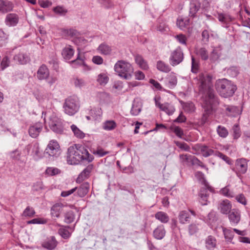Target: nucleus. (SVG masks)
Listing matches in <instances>:
<instances>
[{
    "instance_id": "nucleus-1",
    "label": "nucleus",
    "mask_w": 250,
    "mask_h": 250,
    "mask_svg": "<svg viewBox=\"0 0 250 250\" xmlns=\"http://www.w3.org/2000/svg\"><path fill=\"white\" fill-rule=\"evenodd\" d=\"M197 84L201 93L206 94L202 107L204 112L201 118V125H205L208 121L209 117L215 111V107L219 104V99L215 94L212 87V76L207 73H200L196 77Z\"/></svg>"
},
{
    "instance_id": "nucleus-2",
    "label": "nucleus",
    "mask_w": 250,
    "mask_h": 250,
    "mask_svg": "<svg viewBox=\"0 0 250 250\" xmlns=\"http://www.w3.org/2000/svg\"><path fill=\"white\" fill-rule=\"evenodd\" d=\"M93 159V156L83 146L75 144L68 148L67 162L69 165H78L83 161L91 162Z\"/></svg>"
},
{
    "instance_id": "nucleus-3",
    "label": "nucleus",
    "mask_w": 250,
    "mask_h": 250,
    "mask_svg": "<svg viewBox=\"0 0 250 250\" xmlns=\"http://www.w3.org/2000/svg\"><path fill=\"white\" fill-rule=\"evenodd\" d=\"M215 87L219 94L224 98L232 97L237 89L236 85L226 79L216 81Z\"/></svg>"
},
{
    "instance_id": "nucleus-4",
    "label": "nucleus",
    "mask_w": 250,
    "mask_h": 250,
    "mask_svg": "<svg viewBox=\"0 0 250 250\" xmlns=\"http://www.w3.org/2000/svg\"><path fill=\"white\" fill-rule=\"evenodd\" d=\"M114 70L118 75L125 80L131 78L133 68L130 63L123 60L118 61L114 65Z\"/></svg>"
},
{
    "instance_id": "nucleus-5",
    "label": "nucleus",
    "mask_w": 250,
    "mask_h": 250,
    "mask_svg": "<svg viewBox=\"0 0 250 250\" xmlns=\"http://www.w3.org/2000/svg\"><path fill=\"white\" fill-rule=\"evenodd\" d=\"M63 107L65 113L72 116L76 114L80 108V102L76 96H70L66 98Z\"/></svg>"
},
{
    "instance_id": "nucleus-6",
    "label": "nucleus",
    "mask_w": 250,
    "mask_h": 250,
    "mask_svg": "<svg viewBox=\"0 0 250 250\" xmlns=\"http://www.w3.org/2000/svg\"><path fill=\"white\" fill-rule=\"evenodd\" d=\"M61 153L60 146L56 141L49 142L44 151V155L49 159H53L58 157Z\"/></svg>"
},
{
    "instance_id": "nucleus-7",
    "label": "nucleus",
    "mask_w": 250,
    "mask_h": 250,
    "mask_svg": "<svg viewBox=\"0 0 250 250\" xmlns=\"http://www.w3.org/2000/svg\"><path fill=\"white\" fill-rule=\"evenodd\" d=\"M49 126L51 130L57 134H61L63 132L62 121L55 115H52L50 117Z\"/></svg>"
},
{
    "instance_id": "nucleus-8",
    "label": "nucleus",
    "mask_w": 250,
    "mask_h": 250,
    "mask_svg": "<svg viewBox=\"0 0 250 250\" xmlns=\"http://www.w3.org/2000/svg\"><path fill=\"white\" fill-rule=\"evenodd\" d=\"M184 55L181 47H177L174 50L171 52L169 57V62L172 66H176L184 60Z\"/></svg>"
},
{
    "instance_id": "nucleus-9",
    "label": "nucleus",
    "mask_w": 250,
    "mask_h": 250,
    "mask_svg": "<svg viewBox=\"0 0 250 250\" xmlns=\"http://www.w3.org/2000/svg\"><path fill=\"white\" fill-rule=\"evenodd\" d=\"M248 162L246 159H237L235 162V171L238 176L246 173L248 169Z\"/></svg>"
},
{
    "instance_id": "nucleus-10",
    "label": "nucleus",
    "mask_w": 250,
    "mask_h": 250,
    "mask_svg": "<svg viewBox=\"0 0 250 250\" xmlns=\"http://www.w3.org/2000/svg\"><path fill=\"white\" fill-rule=\"evenodd\" d=\"M24 150L26 151L27 154H30L33 156L34 159H36L41 157L40 152V146L37 142H33L32 143L27 145Z\"/></svg>"
},
{
    "instance_id": "nucleus-11",
    "label": "nucleus",
    "mask_w": 250,
    "mask_h": 250,
    "mask_svg": "<svg viewBox=\"0 0 250 250\" xmlns=\"http://www.w3.org/2000/svg\"><path fill=\"white\" fill-rule=\"evenodd\" d=\"M241 212L238 209L233 208L229 213L228 218L232 226L237 225L241 220Z\"/></svg>"
},
{
    "instance_id": "nucleus-12",
    "label": "nucleus",
    "mask_w": 250,
    "mask_h": 250,
    "mask_svg": "<svg viewBox=\"0 0 250 250\" xmlns=\"http://www.w3.org/2000/svg\"><path fill=\"white\" fill-rule=\"evenodd\" d=\"M200 7L201 2L199 0H190L189 16L193 19L196 18Z\"/></svg>"
},
{
    "instance_id": "nucleus-13",
    "label": "nucleus",
    "mask_w": 250,
    "mask_h": 250,
    "mask_svg": "<svg viewBox=\"0 0 250 250\" xmlns=\"http://www.w3.org/2000/svg\"><path fill=\"white\" fill-rule=\"evenodd\" d=\"M58 242L54 236L47 237L42 243V246L48 250H54L57 246Z\"/></svg>"
},
{
    "instance_id": "nucleus-14",
    "label": "nucleus",
    "mask_w": 250,
    "mask_h": 250,
    "mask_svg": "<svg viewBox=\"0 0 250 250\" xmlns=\"http://www.w3.org/2000/svg\"><path fill=\"white\" fill-rule=\"evenodd\" d=\"M42 124L41 122L31 125L28 128L29 135L33 138H36L42 131Z\"/></svg>"
},
{
    "instance_id": "nucleus-15",
    "label": "nucleus",
    "mask_w": 250,
    "mask_h": 250,
    "mask_svg": "<svg viewBox=\"0 0 250 250\" xmlns=\"http://www.w3.org/2000/svg\"><path fill=\"white\" fill-rule=\"evenodd\" d=\"M50 75V71L47 66L44 64H42L36 73V77L40 81L44 80L47 79Z\"/></svg>"
},
{
    "instance_id": "nucleus-16",
    "label": "nucleus",
    "mask_w": 250,
    "mask_h": 250,
    "mask_svg": "<svg viewBox=\"0 0 250 250\" xmlns=\"http://www.w3.org/2000/svg\"><path fill=\"white\" fill-rule=\"evenodd\" d=\"M14 7L12 2L8 0H0V13L3 14L11 12Z\"/></svg>"
},
{
    "instance_id": "nucleus-17",
    "label": "nucleus",
    "mask_w": 250,
    "mask_h": 250,
    "mask_svg": "<svg viewBox=\"0 0 250 250\" xmlns=\"http://www.w3.org/2000/svg\"><path fill=\"white\" fill-rule=\"evenodd\" d=\"M231 208V202L227 199L221 201L218 206V209L224 214H228L232 210Z\"/></svg>"
},
{
    "instance_id": "nucleus-18",
    "label": "nucleus",
    "mask_w": 250,
    "mask_h": 250,
    "mask_svg": "<svg viewBox=\"0 0 250 250\" xmlns=\"http://www.w3.org/2000/svg\"><path fill=\"white\" fill-rule=\"evenodd\" d=\"M92 165H89L87 166L79 175L76 179V182L81 183L84 180L89 178L90 174L93 169Z\"/></svg>"
},
{
    "instance_id": "nucleus-19",
    "label": "nucleus",
    "mask_w": 250,
    "mask_h": 250,
    "mask_svg": "<svg viewBox=\"0 0 250 250\" xmlns=\"http://www.w3.org/2000/svg\"><path fill=\"white\" fill-rule=\"evenodd\" d=\"M19 17L15 13L8 14L5 19V23L8 26H15L18 23Z\"/></svg>"
},
{
    "instance_id": "nucleus-20",
    "label": "nucleus",
    "mask_w": 250,
    "mask_h": 250,
    "mask_svg": "<svg viewBox=\"0 0 250 250\" xmlns=\"http://www.w3.org/2000/svg\"><path fill=\"white\" fill-rule=\"evenodd\" d=\"M226 114L229 116L236 117L240 115L241 110L238 106L230 105H225Z\"/></svg>"
},
{
    "instance_id": "nucleus-21",
    "label": "nucleus",
    "mask_w": 250,
    "mask_h": 250,
    "mask_svg": "<svg viewBox=\"0 0 250 250\" xmlns=\"http://www.w3.org/2000/svg\"><path fill=\"white\" fill-rule=\"evenodd\" d=\"M194 148L200 150L203 156L205 157H208L213 154L214 152L213 149L209 148L208 146L205 145L197 144Z\"/></svg>"
},
{
    "instance_id": "nucleus-22",
    "label": "nucleus",
    "mask_w": 250,
    "mask_h": 250,
    "mask_svg": "<svg viewBox=\"0 0 250 250\" xmlns=\"http://www.w3.org/2000/svg\"><path fill=\"white\" fill-rule=\"evenodd\" d=\"M13 60L20 64H25L30 61L29 57L26 54L21 52L15 55Z\"/></svg>"
},
{
    "instance_id": "nucleus-23",
    "label": "nucleus",
    "mask_w": 250,
    "mask_h": 250,
    "mask_svg": "<svg viewBox=\"0 0 250 250\" xmlns=\"http://www.w3.org/2000/svg\"><path fill=\"white\" fill-rule=\"evenodd\" d=\"M61 33L62 36L65 38H76L80 35V33L74 28H62L61 29Z\"/></svg>"
},
{
    "instance_id": "nucleus-24",
    "label": "nucleus",
    "mask_w": 250,
    "mask_h": 250,
    "mask_svg": "<svg viewBox=\"0 0 250 250\" xmlns=\"http://www.w3.org/2000/svg\"><path fill=\"white\" fill-rule=\"evenodd\" d=\"M90 188L89 184L88 182H84L77 187V193L80 197H84L88 192Z\"/></svg>"
},
{
    "instance_id": "nucleus-25",
    "label": "nucleus",
    "mask_w": 250,
    "mask_h": 250,
    "mask_svg": "<svg viewBox=\"0 0 250 250\" xmlns=\"http://www.w3.org/2000/svg\"><path fill=\"white\" fill-rule=\"evenodd\" d=\"M166 231L163 225L158 226L153 231L154 237L157 240L162 239L165 236Z\"/></svg>"
},
{
    "instance_id": "nucleus-26",
    "label": "nucleus",
    "mask_w": 250,
    "mask_h": 250,
    "mask_svg": "<svg viewBox=\"0 0 250 250\" xmlns=\"http://www.w3.org/2000/svg\"><path fill=\"white\" fill-rule=\"evenodd\" d=\"M74 54V50L70 45H66L62 51V55L65 60H70L73 56Z\"/></svg>"
},
{
    "instance_id": "nucleus-27",
    "label": "nucleus",
    "mask_w": 250,
    "mask_h": 250,
    "mask_svg": "<svg viewBox=\"0 0 250 250\" xmlns=\"http://www.w3.org/2000/svg\"><path fill=\"white\" fill-rule=\"evenodd\" d=\"M190 20L188 17H179L176 21L177 26L181 30H186L189 25Z\"/></svg>"
},
{
    "instance_id": "nucleus-28",
    "label": "nucleus",
    "mask_w": 250,
    "mask_h": 250,
    "mask_svg": "<svg viewBox=\"0 0 250 250\" xmlns=\"http://www.w3.org/2000/svg\"><path fill=\"white\" fill-rule=\"evenodd\" d=\"M217 246V240L215 237L212 235L208 236L205 239V246L208 250H212Z\"/></svg>"
},
{
    "instance_id": "nucleus-29",
    "label": "nucleus",
    "mask_w": 250,
    "mask_h": 250,
    "mask_svg": "<svg viewBox=\"0 0 250 250\" xmlns=\"http://www.w3.org/2000/svg\"><path fill=\"white\" fill-rule=\"evenodd\" d=\"M221 55L222 48L220 46L214 47L210 54V61L211 62H216L219 59Z\"/></svg>"
},
{
    "instance_id": "nucleus-30",
    "label": "nucleus",
    "mask_w": 250,
    "mask_h": 250,
    "mask_svg": "<svg viewBox=\"0 0 250 250\" xmlns=\"http://www.w3.org/2000/svg\"><path fill=\"white\" fill-rule=\"evenodd\" d=\"M142 104L141 102L134 100L132 104L130 113L132 116H137L141 111Z\"/></svg>"
},
{
    "instance_id": "nucleus-31",
    "label": "nucleus",
    "mask_w": 250,
    "mask_h": 250,
    "mask_svg": "<svg viewBox=\"0 0 250 250\" xmlns=\"http://www.w3.org/2000/svg\"><path fill=\"white\" fill-rule=\"evenodd\" d=\"M135 61L139 66L143 70H147L149 66L147 62L143 58V57L139 54L135 56Z\"/></svg>"
},
{
    "instance_id": "nucleus-32",
    "label": "nucleus",
    "mask_w": 250,
    "mask_h": 250,
    "mask_svg": "<svg viewBox=\"0 0 250 250\" xmlns=\"http://www.w3.org/2000/svg\"><path fill=\"white\" fill-rule=\"evenodd\" d=\"M195 53L202 61H207L209 58L208 51L205 47L196 48Z\"/></svg>"
},
{
    "instance_id": "nucleus-33",
    "label": "nucleus",
    "mask_w": 250,
    "mask_h": 250,
    "mask_svg": "<svg viewBox=\"0 0 250 250\" xmlns=\"http://www.w3.org/2000/svg\"><path fill=\"white\" fill-rule=\"evenodd\" d=\"M97 50L102 55H108L111 53L112 48L111 46L105 42H103L99 45Z\"/></svg>"
},
{
    "instance_id": "nucleus-34",
    "label": "nucleus",
    "mask_w": 250,
    "mask_h": 250,
    "mask_svg": "<svg viewBox=\"0 0 250 250\" xmlns=\"http://www.w3.org/2000/svg\"><path fill=\"white\" fill-rule=\"evenodd\" d=\"M190 216L187 210L181 211L178 215V219L181 224H185L190 222Z\"/></svg>"
},
{
    "instance_id": "nucleus-35",
    "label": "nucleus",
    "mask_w": 250,
    "mask_h": 250,
    "mask_svg": "<svg viewBox=\"0 0 250 250\" xmlns=\"http://www.w3.org/2000/svg\"><path fill=\"white\" fill-rule=\"evenodd\" d=\"M62 209V205L57 203L54 205L51 208V215L52 217L59 218Z\"/></svg>"
},
{
    "instance_id": "nucleus-36",
    "label": "nucleus",
    "mask_w": 250,
    "mask_h": 250,
    "mask_svg": "<svg viewBox=\"0 0 250 250\" xmlns=\"http://www.w3.org/2000/svg\"><path fill=\"white\" fill-rule=\"evenodd\" d=\"M156 67L159 71L165 73H168L171 70L169 65L162 61L157 62Z\"/></svg>"
},
{
    "instance_id": "nucleus-37",
    "label": "nucleus",
    "mask_w": 250,
    "mask_h": 250,
    "mask_svg": "<svg viewBox=\"0 0 250 250\" xmlns=\"http://www.w3.org/2000/svg\"><path fill=\"white\" fill-rule=\"evenodd\" d=\"M218 19L226 27H227L228 23L232 21L231 17L230 15L223 13L218 14Z\"/></svg>"
},
{
    "instance_id": "nucleus-38",
    "label": "nucleus",
    "mask_w": 250,
    "mask_h": 250,
    "mask_svg": "<svg viewBox=\"0 0 250 250\" xmlns=\"http://www.w3.org/2000/svg\"><path fill=\"white\" fill-rule=\"evenodd\" d=\"M83 58L84 57H81L80 53H79L77 55L76 59L70 62V63L72 66L74 68H77L82 65H84L85 62Z\"/></svg>"
},
{
    "instance_id": "nucleus-39",
    "label": "nucleus",
    "mask_w": 250,
    "mask_h": 250,
    "mask_svg": "<svg viewBox=\"0 0 250 250\" xmlns=\"http://www.w3.org/2000/svg\"><path fill=\"white\" fill-rule=\"evenodd\" d=\"M155 217L156 219L159 220L163 223H166L169 221V216L168 215L163 211H159L155 214Z\"/></svg>"
},
{
    "instance_id": "nucleus-40",
    "label": "nucleus",
    "mask_w": 250,
    "mask_h": 250,
    "mask_svg": "<svg viewBox=\"0 0 250 250\" xmlns=\"http://www.w3.org/2000/svg\"><path fill=\"white\" fill-rule=\"evenodd\" d=\"M208 194L206 189H201L199 193V202L202 205H207L208 198Z\"/></svg>"
},
{
    "instance_id": "nucleus-41",
    "label": "nucleus",
    "mask_w": 250,
    "mask_h": 250,
    "mask_svg": "<svg viewBox=\"0 0 250 250\" xmlns=\"http://www.w3.org/2000/svg\"><path fill=\"white\" fill-rule=\"evenodd\" d=\"M223 232L226 240L229 242H231L234 237L233 231L231 229L223 228Z\"/></svg>"
},
{
    "instance_id": "nucleus-42",
    "label": "nucleus",
    "mask_w": 250,
    "mask_h": 250,
    "mask_svg": "<svg viewBox=\"0 0 250 250\" xmlns=\"http://www.w3.org/2000/svg\"><path fill=\"white\" fill-rule=\"evenodd\" d=\"M69 228V227H64L60 228L58 230L59 234L63 239H68L71 236V234L68 229Z\"/></svg>"
},
{
    "instance_id": "nucleus-43",
    "label": "nucleus",
    "mask_w": 250,
    "mask_h": 250,
    "mask_svg": "<svg viewBox=\"0 0 250 250\" xmlns=\"http://www.w3.org/2000/svg\"><path fill=\"white\" fill-rule=\"evenodd\" d=\"M70 127L76 137L79 139H83L84 137L85 134L78 128L76 125H71Z\"/></svg>"
},
{
    "instance_id": "nucleus-44",
    "label": "nucleus",
    "mask_w": 250,
    "mask_h": 250,
    "mask_svg": "<svg viewBox=\"0 0 250 250\" xmlns=\"http://www.w3.org/2000/svg\"><path fill=\"white\" fill-rule=\"evenodd\" d=\"M116 126L117 125L115 121L108 120L104 123L103 128L105 130H112L115 129Z\"/></svg>"
},
{
    "instance_id": "nucleus-45",
    "label": "nucleus",
    "mask_w": 250,
    "mask_h": 250,
    "mask_svg": "<svg viewBox=\"0 0 250 250\" xmlns=\"http://www.w3.org/2000/svg\"><path fill=\"white\" fill-rule=\"evenodd\" d=\"M60 169L54 167H47L45 171L46 175L49 176H53L61 173Z\"/></svg>"
},
{
    "instance_id": "nucleus-46",
    "label": "nucleus",
    "mask_w": 250,
    "mask_h": 250,
    "mask_svg": "<svg viewBox=\"0 0 250 250\" xmlns=\"http://www.w3.org/2000/svg\"><path fill=\"white\" fill-rule=\"evenodd\" d=\"M200 64L198 60H195L193 56H191V71L193 73L197 74L199 70Z\"/></svg>"
},
{
    "instance_id": "nucleus-47",
    "label": "nucleus",
    "mask_w": 250,
    "mask_h": 250,
    "mask_svg": "<svg viewBox=\"0 0 250 250\" xmlns=\"http://www.w3.org/2000/svg\"><path fill=\"white\" fill-rule=\"evenodd\" d=\"M216 131L218 135L223 138H226L229 134V132L227 129L225 127L221 125L217 126Z\"/></svg>"
},
{
    "instance_id": "nucleus-48",
    "label": "nucleus",
    "mask_w": 250,
    "mask_h": 250,
    "mask_svg": "<svg viewBox=\"0 0 250 250\" xmlns=\"http://www.w3.org/2000/svg\"><path fill=\"white\" fill-rule=\"evenodd\" d=\"M181 104L185 111L188 113H191L194 111V105L192 102L185 103L182 102Z\"/></svg>"
},
{
    "instance_id": "nucleus-49",
    "label": "nucleus",
    "mask_w": 250,
    "mask_h": 250,
    "mask_svg": "<svg viewBox=\"0 0 250 250\" xmlns=\"http://www.w3.org/2000/svg\"><path fill=\"white\" fill-rule=\"evenodd\" d=\"M161 109L168 115H172L175 110L174 107L168 103L164 104Z\"/></svg>"
},
{
    "instance_id": "nucleus-50",
    "label": "nucleus",
    "mask_w": 250,
    "mask_h": 250,
    "mask_svg": "<svg viewBox=\"0 0 250 250\" xmlns=\"http://www.w3.org/2000/svg\"><path fill=\"white\" fill-rule=\"evenodd\" d=\"M75 217V214L73 211L69 210L66 212L64 215V221L67 224L73 222Z\"/></svg>"
},
{
    "instance_id": "nucleus-51",
    "label": "nucleus",
    "mask_w": 250,
    "mask_h": 250,
    "mask_svg": "<svg viewBox=\"0 0 250 250\" xmlns=\"http://www.w3.org/2000/svg\"><path fill=\"white\" fill-rule=\"evenodd\" d=\"M179 158L182 163H192L194 162V156L189 154H180Z\"/></svg>"
},
{
    "instance_id": "nucleus-52",
    "label": "nucleus",
    "mask_w": 250,
    "mask_h": 250,
    "mask_svg": "<svg viewBox=\"0 0 250 250\" xmlns=\"http://www.w3.org/2000/svg\"><path fill=\"white\" fill-rule=\"evenodd\" d=\"M35 213V211L33 208L28 206L24 210L22 213V215L24 217L31 218L34 216Z\"/></svg>"
},
{
    "instance_id": "nucleus-53",
    "label": "nucleus",
    "mask_w": 250,
    "mask_h": 250,
    "mask_svg": "<svg viewBox=\"0 0 250 250\" xmlns=\"http://www.w3.org/2000/svg\"><path fill=\"white\" fill-rule=\"evenodd\" d=\"M109 80V78L105 73H101L98 76L97 79V82L101 85H104L107 83Z\"/></svg>"
},
{
    "instance_id": "nucleus-54",
    "label": "nucleus",
    "mask_w": 250,
    "mask_h": 250,
    "mask_svg": "<svg viewBox=\"0 0 250 250\" xmlns=\"http://www.w3.org/2000/svg\"><path fill=\"white\" fill-rule=\"evenodd\" d=\"M232 136L234 139H238L241 135V131L240 128L238 125L235 124L232 128Z\"/></svg>"
},
{
    "instance_id": "nucleus-55",
    "label": "nucleus",
    "mask_w": 250,
    "mask_h": 250,
    "mask_svg": "<svg viewBox=\"0 0 250 250\" xmlns=\"http://www.w3.org/2000/svg\"><path fill=\"white\" fill-rule=\"evenodd\" d=\"M174 143L181 150L185 151H190V146L187 143L178 141H174Z\"/></svg>"
},
{
    "instance_id": "nucleus-56",
    "label": "nucleus",
    "mask_w": 250,
    "mask_h": 250,
    "mask_svg": "<svg viewBox=\"0 0 250 250\" xmlns=\"http://www.w3.org/2000/svg\"><path fill=\"white\" fill-rule=\"evenodd\" d=\"M47 220L42 218H36L27 222V224H45Z\"/></svg>"
},
{
    "instance_id": "nucleus-57",
    "label": "nucleus",
    "mask_w": 250,
    "mask_h": 250,
    "mask_svg": "<svg viewBox=\"0 0 250 250\" xmlns=\"http://www.w3.org/2000/svg\"><path fill=\"white\" fill-rule=\"evenodd\" d=\"M168 87L169 88H174L177 83V79L176 77L174 75H170L168 78Z\"/></svg>"
},
{
    "instance_id": "nucleus-58",
    "label": "nucleus",
    "mask_w": 250,
    "mask_h": 250,
    "mask_svg": "<svg viewBox=\"0 0 250 250\" xmlns=\"http://www.w3.org/2000/svg\"><path fill=\"white\" fill-rule=\"evenodd\" d=\"M235 199L238 203L244 206H246L247 205V200L245 195L242 193L237 195L235 197Z\"/></svg>"
},
{
    "instance_id": "nucleus-59",
    "label": "nucleus",
    "mask_w": 250,
    "mask_h": 250,
    "mask_svg": "<svg viewBox=\"0 0 250 250\" xmlns=\"http://www.w3.org/2000/svg\"><path fill=\"white\" fill-rule=\"evenodd\" d=\"M21 152L18 149L10 152V156L11 159L14 160L18 161L21 158Z\"/></svg>"
},
{
    "instance_id": "nucleus-60",
    "label": "nucleus",
    "mask_w": 250,
    "mask_h": 250,
    "mask_svg": "<svg viewBox=\"0 0 250 250\" xmlns=\"http://www.w3.org/2000/svg\"><path fill=\"white\" fill-rule=\"evenodd\" d=\"M195 176L202 185L207 183L205 175L202 172L199 171H197L195 173Z\"/></svg>"
},
{
    "instance_id": "nucleus-61",
    "label": "nucleus",
    "mask_w": 250,
    "mask_h": 250,
    "mask_svg": "<svg viewBox=\"0 0 250 250\" xmlns=\"http://www.w3.org/2000/svg\"><path fill=\"white\" fill-rule=\"evenodd\" d=\"M10 62V60L7 56L4 57L0 63L1 69L3 70L6 68L8 67L9 66Z\"/></svg>"
},
{
    "instance_id": "nucleus-62",
    "label": "nucleus",
    "mask_w": 250,
    "mask_h": 250,
    "mask_svg": "<svg viewBox=\"0 0 250 250\" xmlns=\"http://www.w3.org/2000/svg\"><path fill=\"white\" fill-rule=\"evenodd\" d=\"M228 73L232 77H236L239 74V69L236 66H232L228 70Z\"/></svg>"
},
{
    "instance_id": "nucleus-63",
    "label": "nucleus",
    "mask_w": 250,
    "mask_h": 250,
    "mask_svg": "<svg viewBox=\"0 0 250 250\" xmlns=\"http://www.w3.org/2000/svg\"><path fill=\"white\" fill-rule=\"evenodd\" d=\"M208 223L211 224L217 220L216 213L213 211H211L208 215Z\"/></svg>"
},
{
    "instance_id": "nucleus-64",
    "label": "nucleus",
    "mask_w": 250,
    "mask_h": 250,
    "mask_svg": "<svg viewBox=\"0 0 250 250\" xmlns=\"http://www.w3.org/2000/svg\"><path fill=\"white\" fill-rule=\"evenodd\" d=\"M198 229L197 225L195 223H192L188 226V232L190 235L196 233Z\"/></svg>"
}]
</instances>
